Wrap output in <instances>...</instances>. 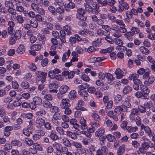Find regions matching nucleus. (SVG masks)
I'll return each mask as SVG.
<instances>
[{"label": "nucleus", "instance_id": "nucleus-16", "mask_svg": "<svg viewBox=\"0 0 155 155\" xmlns=\"http://www.w3.org/2000/svg\"><path fill=\"white\" fill-rule=\"evenodd\" d=\"M80 122L81 124V128L82 130H85L87 128V126L86 124V120L83 117L80 119Z\"/></svg>", "mask_w": 155, "mask_h": 155}, {"label": "nucleus", "instance_id": "nucleus-30", "mask_svg": "<svg viewBox=\"0 0 155 155\" xmlns=\"http://www.w3.org/2000/svg\"><path fill=\"white\" fill-rule=\"evenodd\" d=\"M45 122V120L42 118L40 117L38 118L36 120V124L40 126H43Z\"/></svg>", "mask_w": 155, "mask_h": 155}, {"label": "nucleus", "instance_id": "nucleus-63", "mask_svg": "<svg viewBox=\"0 0 155 155\" xmlns=\"http://www.w3.org/2000/svg\"><path fill=\"white\" fill-rule=\"evenodd\" d=\"M122 96L119 94H117L114 98V100L115 102L118 103L120 101L122 100Z\"/></svg>", "mask_w": 155, "mask_h": 155}, {"label": "nucleus", "instance_id": "nucleus-4", "mask_svg": "<svg viewBox=\"0 0 155 155\" xmlns=\"http://www.w3.org/2000/svg\"><path fill=\"white\" fill-rule=\"evenodd\" d=\"M140 129L141 130H143L145 133L150 137H151V136L154 134L153 132L148 126H145L143 124L141 125Z\"/></svg>", "mask_w": 155, "mask_h": 155}, {"label": "nucleus", "instance_id": "nucleus-46", "mask_svg": "<svg viewBox=\"0 0 155 155\" xmlns=\"http://www.w3.org/2000/svg\"><path fill=\"white\" fill-rule=\"evenodd\" d=\"M155 79L153 76H151L148 77L147 80H146L144 81V83L146 84H152L154 81Z\"/></svg>", "mask_w": 155, "mask_h": 155}, {"label": "nucleus", "instance_id": "nucleus-41", "mask_svg": "<svg viewBox=\"0 0 155 155\" xmlns=\"http://www.w3.org/2000/svg\"><path fill=\"white\" fill-rule=\"evenodd\" d=\"M85 1L86 3L84 4V6H85V5H91L92 6L95 7L97 5V3L96 2H94L93 0H85Z\"/></svg>", "mask_w": 155, "mask_h": 155}, {"label": "nucleus", "instance_id": "nucleus-18", "mask_svg": "<svg viewBox=\"0 0 155 155\" xmlns=\"http://www.w3.org/2000/svg\"><path fill=\"white\" fill-rule=\"evenodd\" d=\"M33 100L34 102L37 105H41L43 102L41 98L38 96L34 97L33 99Z\"/></svg>", "mask_w": 155, "mask_h": 155}, {"label": "nucleus", "instance_id": "nucleus-61", "mask_svg": "<svg viewBox=\"0 0 155 155\" xmlns=\"http://www.w3.org/2000/svg\"><path fill=\"white\" fill-rule=\"evenodd\" d=\"M53 147L56 150H60L61 145L60 143L55 142L53 144Z\"/></svg>", "mask_w": 155, "mask_h": 155}, {"label": "nucleus", "instance_id": "nucleus-12", "mask_svg": "<svg viewBox=\"0 0 155 155\" xmlns=\"http://www.w3.org/2000/svg\"><path fill=\"white\" fill-rule=\"evenodd\" d=\"M83 104L84 102L82 100H79L78 102V106L75 108L76 109L80 110L81 111L87 110V109L86 108L81 107V106L83 105Z\"/></svg>", "mask_w": 155, "mask_h": 155}, {"label": "nucleus", "instance_id": "nucleus-31", "mask_svg": "<svg viewBox=\"0 0 155 155\" xmlns=\"http://www.w3.org/2000/svg\"><path fill=\"white\" fill-rule=\"evenodd\" d=\"M25 50V47L23 45H20L16 50V51L18 54H21L24 53Z\"/></svg>", "mask_w": 155, "mask_h": 155}, {"label": "nucleus", "instance_id": "nucleus-52", "mask_svg": "<svg viewBox=\"0 0 155 155\" xmlns=\"http://www.w3.org/2000/svg\"><path fill=\"white\" fill-rule=\"evenodd\" d=\"M12 20L13 21L17 20L20 23H22L24 21L23 17L20 15H18L17 16H15V19H12Z\"/></svg>", "mask_w": 155, "mask_h": 155}, {"label": "nucleus", "instance_id": "nucleus-58", "mask_svg": "<svg viewBox=\"0 0 155 155\" xmlns=\"http://www.w3.org/2000/svg\"><path fill=\"white\" fill-rule=\"evenodd\" d=\"M107 17L108 19L113 22H115L117 19L116 17L113 14L111 13L107 14Z\"/></svg>", "mask_w": 155, "mask_h": 155}, {"label": "nucleus", "instance_id": "nucleus-29", "mask_svg": "<svg viewBox=\"0 0 155 155\" xmlns=\"http://www.w3.org/2000/svg\"><path fill=\"white\" fill-rule=\"evenodd\" d=\"M62 30H64V32H67V34L68 35H70L71 34V28L68 25H66L64 26Z\"/></svg>", "mask_w": 155, "mask_h": 155}, {"label": "nucleus", "instance_id": "nucleus-25", "mask_svg": "<svg viewBox=\"0 0 155 155\" xmlns=\"http://www.w3.org/2000/svg\"><path fill=\"white\" fill-rule=\"evenodd\" d=\"M139 75L138 74H130L128 78L129 80H133L134 82V81H136L137 80H140V79H138Z\"/></svg>", "mask_w": 155, "mask_h": 155}, {"label": "nucleus", "instance_id": "nucleus-39", "mask_svg": "<svg viewBox=\"0 0 155 155\" xmlns=\"http://www.w3.org/2000/svg\"><path fill=\"white\" fill-rule=\"evenodd\" d=\"M89 130V128L87 129V130L81 131V133L85 135L87 137L90 138L91 136V133L93 132L90 131Z\"/></svg>", "mask_w": 155, "mask_h": 155}, {"label": "nucleus", "instance_id": "nucleus-49", "mask_svg": "<svg viewBox=\"0 0 155 155\" xmlns=\"http://www.w3.org/2000/svg\"><path fill=\"white\" fill-rule=\"evenodd\" d=\"M33 147L35 148L37 150L41 151L43 150L41 146L38 143H34L33 145Z\"/></svg>", "mask_w": 155, "mask_h": 155}, {"label": "nucleus", "instance_id": "nucleus-44", "mask_svg": "<svg viewBox=\"0 0 155 155\" xmlns=\"http://www.w3.org/2000/svg\"><path fill=\"white\" fill-rule=\"evenodd\" d=\"M134 35L130 31L127 32L124 34V36L129 40L131 41L132 37Z\"/></svg>", "mask_w": 155, "mask_h": 155}, {"label": "nucleus", "instance_id": "nucleus-15", "mask_svg": "<svg viewBox=\"0 0 155 155\" xmlns=\"http://www.w3.org/2000/svg\"><path fill=\"white\" fill-rule=\"evenodd\" d=\"M13 127L10 126H6L4 129V134L6 137L9 136L11 134L10 131L12 130Z\"/></svg>", "mask_w": 155, "mask_h": 155}, {"label": "nucleus", "instance_id": "nucleus-51", "mask_svg": "<svg viewBox=\"0 0 155 155\" xmlns=\"http://www.w3.org/2000/svg\"><path fill=\"white\" fill-rule=\"evenodd\" d=\"M14 36L16 39H19L21 36V31L20 30H17L14 34Z\"/></svg>", "mask_w": 155, "mask_h": 155}, {"label": "nucleus", "instance_id": "nucleus-32", "mask_svg": "<svg viewBox=\"0 0 155 155\" xmlns=\"http://www.w3.org/2000/svg\"><path fill=\"white\" fill-rule=\"evenodd\" d=\"M11 144L13 146L20 147L22 145V143L18 140H15L11 142Z\"/></svg>", "mask_w": 155, "mask_h": 155}, {"label": "nucleus", "instance_id": "nucleus-19", "mask_svg": "<svg viewBox=\"0 0 155 155\" xmlns=\"http://www.w3.org/2000/svg\"><path fill=\"white\" fill-rule=\"evenodd\" d=\"M122 111L126 112L121 105L116 106L114 110V113L118 114H120Z\"/></svg>", "mask_w": 155, "mask_h": 155}, {"label": "nucleus", "instance_id": "nucleus-62", "mask_svg": "<svg viewBox=\"0 0 155 155\" xmlns=\"http://www.w3.org/2000/svg\"><path fill=\"white\" fill-rule=\"evenodd\" d=\"M130 31L134 35L135 34H137L140 32L139 29L137 27H132L130 29Z\"/></svg>", "mask_w": 155, "mask_h": 155}, {"label": "nucleus", "instance_id": "nucleus-27", "mask_svg": "<svg viewBox=\"0 0 155 155\" xmlns=\"http://www.w3.org/2000/svg\"><path fill=\"white\" fill-rule=\"evenodd\" d=\"M59 117H57L55 115H53L51 119L52 123L56 126H58L59 123L58 120L59 119L58 118Z\"/></svg>", "mask_w": 155, "mask_h": 155}, {"label": "nucleus", "instance_id": "nucleus-8", "mask_svg": "<svg viewBox=\"0 0 155 155\" xmlns=\"http://www.w3.org/2000/svg\"><path fill=\"white\" fill-rule=\"evenodd\" d=\"M115 74L116 75V78L117 79H120L125 74V71H122L120 69H117L115 72Z\"/></svg>", "mask_w": 155, "mask_h": 155}, {"label": "nucleus", "instance_id": "nucleus-56", "mask_svg": "<svg viewBox=\"0 0 155 155\" xmlns=\"http://www.w3.org/2000/svg\"><path fill=\"white\" fill-rule=\"evenodd\" d=\"M48 10L54 15H56V8L53 6H50L48 7Z\"/></svg>", "mask_w": 155, "mask_h": 155}, {"label": "nucleus", "instance_id": "nucleus-35", "mask_svg": "<svg viewBox=\"0 0 155 155\" xmlns=\"http://www.w3.org/2000/svg\"><path fill=\"white\" fill-rule=\"evenodd\" d=\"M70 53L71 51L70 50H68L67 52L64 53L63 55L62 61L64 62L66 61L70 56Z\"/></svg>", "mask_w": 155, "mask_h": 155}, {"label": "nucleus", "instance_id": "nucleus-40", "mask_svg": "<svg viewBox=\"0 0 155 155\" xmlns=\"http://www.w3.org/2000/svg\"><path fill=\"white\" fill-rule=\"evenodd\" d=\"M24 143L26 145L29 146H31L33 145L34 143L33 141L31 139L28 138H25Z\"/></svg>", "mask_w": 155, "mask_h": 155}, {"label": "nucleus", "instance_id": "nucleus-6", "mask_svg": "<svg viewBox=\"0 0 155 155\" xmlns=\"http://www.w3.org/2000/svg\"><path fill=\"white\" fill-rule=\"evenodd\" d=\"M121 106L124 109V110L126 112L127 111L128 109L130 108L131 105L130 103L127 100H123L121 102Z\"/></svg>", "mask_w": 155, "mask_h": 155}, {"label": "nucleus", "instance_id": "nucleus-2", "mask_svg": "<svg viewBox=\"0 0 155 155\" xmlns=\"http://www.w3.org/2000/svg\"><path fill=\"white\" fill-rule=\"evenodd\" d=\"M35 75L37 78H39L42 82H44L45 81L47 73L38 71L35 72Z\"/></svg>", "mask_w": 155, "mask_h": 155}, {"label": "nucleus", "instance_id": "nucleus-5", "mask_svg": "<svg viewBox=\"0 0 155 155\" xmlns=\"http://www.w3.org/2000/svg\"><path fill=\"white\" fill-rule=\"evenodd\" d=\"M70 100L67 98H63L61 100L60 106L61 108L65 109L66 108L70 107L71 105Z\"/></svg>", "mask_w": 155, "mask_h": 155}, {"label": "nucleus", "instance_id": "nucleus-9", "mask_svg": "<svg viewBox=\"0 0 155 155\" xmlns=\"http://www.w3.org/2000/svg\"><path fill=\"white\" fill-rule=\"evenodd\" d=\"M77 120L74 118L71 119L70 120L71 125L76 130H78L80 127V126Z\"/></svg>", "mask_w": 155, "mask_h": 155}, {"label": "nucleus", "instance_id": "nucleus-64", "mask_svg": "<svg viewBox=\"0 0 155 155\" xmlns=\"http://www.w3.org/2000/svg\"><path fill=\"white\" fill-rule=\"evenodd\" d=\"M51 112L55 114L58 111L59 108L57 106H52L50 108Z\"/></svg>", "mask_w": 155, "mask_h": 155}, {"label": "nucleus", "instance_id": "nucleus-24", "mask_svg": "<svg viewBox=\"0 0 155 155\" xmlns=\"http://www.w3.org/2000/svg\"><path fill=\"white\" fill-rule=\"evenodd\" d=\"M76 94L77 93L75 90L71 91L69 94V98L71 100H73L76 97Z\"/></svg>", "mask_w": 155, "mask_h": 155}, {"label": "nucleus", "instance_id": "nucleus-38", "mask_svg": "<svg viewBox=\"0 0 155 155\" xmlns=\"http://www.w3.org/2000/svg\"><path fill=\"white\" fill-rule=\"evenodd\" d=\"M78 93L80 95L84 97H87L88 96V94L86 90H80L78 91Z\"/></svg>", "mask_w": 155, "mask_h": 155}, {"label": "nucleus", "instance_id": "nucleus-21", "mask_svg": "<svg viewBox=\"0 0 155 155\" xmlns=\"http://www.w3.org/2000/svg\"><path fill=\"white\" fill-rule=\"evenodd\" d=\"M143 105L146 109H149L152 107L153 103L151 101L149 100H147L144 102Z\"/></svg>", "mask_w": 155, "mask_h": 155}, {"label": "nucleus", "instance_id": "nucleus-10", "mask_svg": "<svg viewBox=\"0 0 155 155\" xmlns=\"http://www.w3.org/2000/svg\"><path fill=\"white\" fill-rule=\"evenodd\" d=\"M142 82L140 80H137L136 81H134L133 85V89L136 91L139 90V87L140 88L141 85H142Z\"/></svg>", "mask_w": 155, "mask_h": 155}, {"label": "nucleus", "instance_id": "nucleus-33", "mask_svg": "<svg viewBox=\"0 0 155 155\" xmlns=\"http://www.w3.org/2000/svg\"><path fill=\"white\" fill-rule=\"evenodd\" d=\"M66 134L68 137H71L73 139L75 140L77 138L76 134L74 133H72L71 131H67Z\"/></svg>", "mask_w": 155, "mask_h": 155}, {"label": "nucleus", "instance_id": "nucleus-54", "mask_svg": "<svg viewBox=\"0 0 155 155\" xmlns=\"http://www.w3.org/2000/svg\"><path fill=\"white\" fill-rule=\"evenodd\" d=\"M50 136L51 139L53 140H56L59 139L58 136L56 134L54 133L52 131H51Z\"/></svg>", "mask_w": 155, "mask_h": 155}, {"label": "nucleus", "instance_id": "nucleus-13", "mask_svg": "<svg viewBox=\"0 0 155 155\" xmlns=\"http://www.w3.org/2000/svg\"><path fill=\"white\" fill-rule=\"evenodd\" d=\"M92 127L89 128V130L90 131L93 132H94L96 129L95 128H98L100 127V124L94 121L90 123Z\"/></svg>", "mask_w": 155, "mask_h": 155}, {"label": "nucleus", "instance_id": "nucleus-26", "mask_svg": "<svg viewBox=\"0 0 155 155\" xmlns=\"http://www.w3.org/2000/svg\"><path fill=\"white\" fill-rule=\"evenodd\" d=\"M63 144L67 147H70L71 146L70 141L67 137H64L62 140Z\"/></svg>", "mask_w": 155, "mask_h": 155}, {"label": "nucleus", "instance_id": "nucleus-48", "mask_svg": "<svg viewBox=\"0 0 155 155\" xmlns=\"http://www.w3.org/2000/svg\"><path fill=\"white\" fill-rule=\"evenodd\" d=\"M92 117L95 121L99 122L101 120L100 116L96 113H93L91 114Z\"/></svg>", "mask_w": 155, "mask_h": 155}, {"label": "nucleus", "instance_id": "nucleus-36", "mask_svg": "<svg viewBox=\"0 0 155 155\" xmlns=\"http://www.w3.org/2000/svg\"><path fill=\"white\" fill-rule=\"evenodd\" d=\"M29 23L31 26L34 28H37L38 26V22L37 20L34 19H32L29 21Z\"/></svg>", "mask_w": 155, "mask_h": 155}, {"label": "nucleus", "instance_id": "nucleus-34", "mask_svg": "<svg viewBox=\"0 0 155 155\" xmlns=\"http://www.w3.org/2000/svg\"><path fill=\"white\" fill-rule=\"evenodd\" d=\"M64 12V9L63 6H59L56 8V15L57 13L60 15H61Z\"/></svg>", "mask_w": 155, "mask_h": 155}, {"label": "nucleus", "instance_id": "nucleus-42", "mask_svg": "<svg viewBox=\"0 0 155 155\" xmlns=\"http://www.w3.org/2000/svg\"><path fill=\"white\" fill-rule=\"evenodd\" d=\"M138 129L137 127H132L130 126H128L126 128V130H127V131L129 133H132V132H135Z\"/></svg>", "mask_w": 155, "mask_h": 155}, {"label": "nucleus", "instance_id": "nucleus-22", "mask_svg": "<svg viewBox=\"0 0 155 155\" xmlns=\"http://www.w3.org/2000/svg\"><path fill=\"white\" fill-rule=\"evenodd\" d=\"M43 107L47 109L51 108L52 106V104L49 101H44L42 103Z\"/></svg>", "mask_w": 155, "mask_h": 155}, {"label": "nucleus", "instance_id": "nucleus-50", "mask_svg": "<svg viewBox=\"0 0 155 155\" xmlns=\"http://www.w3.org/2000/svg\"><path fill=\"white\" fill-rule=\"evenodd\" d=\"M89 87V85L87 83H85L83 84L80 85L78 86V88L80 90H85L86 89H88Z\"/></svg>", "mask_w": 155, "mask_h": 155}, {"label": "nucleus", "instance_id": "nucleus-53", "mask_svg": "<svg viewBox=\"0 0 155 155\" xmlns=\"http://www.w3.org/2000/svg\"><path fill=\"white\" fill-rule=\"evenodd\" d=\"M89 31V29L84 28L82 30H80L79 31V34L81 35H87Z\"/></svg>", "mask_w": 155, "mask_h": 155}, {"label": "nucleus", "instance_id": "nucleus-3", "mask_svg": "<svg viewBox=\"0 0 155 155\" xmlns=\"http://www.w3.org/2000/svg\"><path fill=\"white\" fill-rule=\"evenodd\" d=\"M140 90L144 95V99H148L149 96L148 94L150 93V90L146 86L142 84L140 86Z\"/></svg>", "mask_w": 155, "mask_h": 155}, {"label": "nucleus", "instance_id": "nucleus-60", "mask_svg": "<svg viewBox=\"0 0 155 155\" xmlns=\"http://www.w3.org/2000/svg\"><path fill=\"white\" fill-rule=\"evenodd\" d=\"M21 87L25 89L28 88L29 86L28 82L26 81L22 82L21 83Z\"/></svg>", "mask_w": 155, "mask_h": 155}, {"label": "nucleus", "instance_id": "nucleus-57", "mask_svg": "<svg viewBox=\"0 0 155 155\" xmlns=\"http://www.w3.org/2000/svg\"><path fill=\"white\" fill-rule=\"evenodd\" d=\"M43 126H44V127L47 130H51L52 129V126L51 124L48 122H45Z\"/></svg>", "mask_w": 155, "mask_h": 155}, {"label": "nucleus", "instance_id": "nucleus-55", "mask_svg": "<svg viewBox=\"0 0 155 155\" xmlns=\"http://www.w3.org/2000/svg\"><path fill=\"white\" fill-rule=\"evenodd\" d=\"M56 130L61 135H62L64 134V131L61 127H56Z\"/></svg>", "mask_w": 155, "mask_h": 155}, {"label": "nucleus", "instance_id": "nucleus-11", "mask_svg": "<svg viewBox=\"0 0 155 155\" xmlns=\"http://www.w3.org/2000/svg\"><path fill=\"white\" fill-rule=\"evenodd\" d=\"M66 35L64 30H61L60 31L59 38L62 43H65L66 42Z\"/></svg>", "mask_w": 155, "mask_h": 155}, {"label": "nucleus", "instance_id": "nucleus-28", "mask_svg": "<svg viewBox=\"0 0 155 155\" xmlns=\"http://www.w3.org/2000/svg\"><path fill=\"white\" fill-rule=\"evenodd\" d=\"M42 45L40 44H35L31 47V49L33 51H38L41 49Z\"/></svg>", "mask_w": 155, "mask_h": 155}, {"label": "nucleus", "instance_id": "nucleus-37", "mask_svg": "<svg viewBox=\"0 0 155 155\" xmlns=\"http://www.w3.org/2000/svg\"><path fill=\"white\" fill-rule=\"evenodd\" d=\"M125 146V145L123 144L119 147L117 152V154L118 155H121L124 152Z\"/></svg>", "mask_w": 155, "mask_h": 155}, {"label": "nucleus", "instance_id": "nucleus-23", "mask_svg": "<svg viewBox=\"0 0 155 155\" xmlns=\"http://www.w3.org/2000/svg\"><path fill=\"white\" fill-rule=\"evenodd\" d=\"M38 40L39 41H41V43L40 44L41 45H44L45 44V41H46V38L45 35H44L39 34L38 36Z\"/></svg>", "mask_w": 155, "mask_h": 155}, {"label": "nucleus", "instance_id": "nucleus-1", "mask_svg": "<svg viewBox=\"0 0 155 155\" xmlns=\"http://www.w3.org/2000/svg\"><path fill=\"white\" fill-rule=\"evenodd\" d=\"M93 6V7H92L90 5H85L84 6L85 10L88 12L97 14L99 12L98 10L99 8V7L97 5L95 7L94 6Z\"/></svg>", "mask_w": 155, "mask_h": 155}, {"label": "nucleus", "instance_id": "nucleus-7", "mask_svg": "<svg viewBox=\"0 0 155 155\" xmlns=\"http://www.w3.org/2000/svg\"><path fill=\"white\" fill-rule=\"evenodd\" d=\"M107 148L106 146L102 147L101 149L97 151V155H107Z\"/></svg>", "mask_w": 155, "mask_h": 155}, {"label": "nucleus", "instance_id": "nucleus-20", "mask_svg": "<svg viewBox=\"0 0 155 155\" xmlns=\"http://www.w3.org/2000/svg\"><path fill=\"white\" fill-rule=\"evenodd\" d=\"M139 50L140 52L143 54L147 55L150 52V51L147 48L143 46L140 47Z\"/></svg>", "mask_w": 155, "mask_h": 155}, {"label": "nucleus", "instance_id": "nucleus-17", "mask_svg": "<svg viewBox=\"0 0 155 155\" xmlns=\"http://www.w3.org/2000/svg\"><path fill=\"white\" fill-rule=\"evenodd\" d=\"M69 87L65 85L61 86L59 89V92L61 94H64L67 92L69 89Z\"/></svg>", "mask_w": 155, "mask_h": 155}, {"label": "nucleus", "instance_id": "nucleus-43", "mask_svg": "<svg viewBox=\"0 0 155 155\" xmlns=\"http://www.w3.org/2000/svg\"><path fill=\"white\" fill-rule=\"evenodd\" d=\"M132 90V88L130 87L127 86L125 87L123 90V92L124 94H126L130 92Z\"/></svg>", "mask_w": 155, "mask_h": 155}, {"label": "nucleus", "instance_id": "nucleus-47", "mask_svg": "<svg viewBox=\"0 0 155 155\" xmlns=\"http://www.w3.org/2000/svg\"><path fill=\"white\" fill-rule=\"evenodd\" d=\"M106 138L110 142H114L116 141L115 137L110 134L107 135L106 136Z\"/></svg>", "mask_w": 155, "mask_h": 155}, {"label": "nucleus", "instance_id": "nucleus-14", "mask_svg": "<svg viewBox=\"0 0 155 155\" xmlns=\"http://www.w3.org/2000/svg\"><path fill=\"white\" fill-rule=\"evenodd\" d=\"M105 131V128L103 127H101L95 132V136L97 137H101L104 134Z\"/></svg>", "mask_w": 155, "mask_h": 155}, {"label": "nucleus", "instance_id": "nucleus-59", "mask_svg": "<svg viewBox=\"0 0 155 155\" xmlns=\"http://www.w3.org/2000/svg\"><path fill=\"white\" fill-rule=\"evenodd\" d=\"M101 39L98 38L96 41H93L92 42V44L93 46H99L101 45Z\"/></svg>", "mask_w": 155, "mask_h": 155}, {"label": "nucleus", "instance_id": "nucleus-45", "mask_svg": "<svg viewBox=\"0 0 155 155\" xmlns=\"http://www.w3.org/2000/svg\"><path fill=\"white\" fill-rule=\"evenodd\" d=\"M46 111L44 109L41 108L36 112L37 115L39 116H41L43 115H45L46 113Z\"/></svg>", "mask_w": 155, "mask_h": 155}]
</instances>
